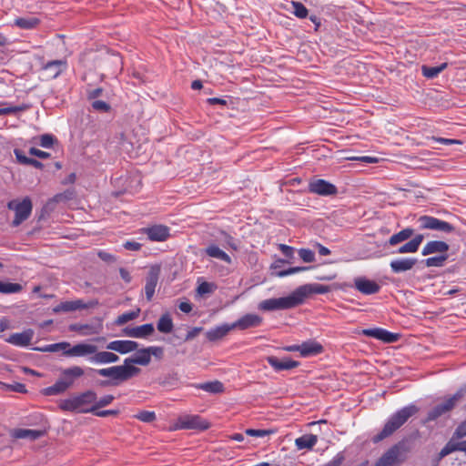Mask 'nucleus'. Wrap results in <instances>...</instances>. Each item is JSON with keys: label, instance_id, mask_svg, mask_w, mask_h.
I'll list each match as a JSON object with an SVG mask.
<instances>
[{"label": "nucleus", "instance_id": "obj_11", "mask_svg": "<svg viewBox=\"0 0 466 466\" xmlns=\"http://www.w3.org/2000/svg\"><path fill=\"white\" fill-rule=\"evenodd\" d=\"M309 189L310 192L320 196H332L337 193V187L324 179L310 181L309 184Z\"/></svg>", "mask_w": 466, "mask_h": 466}, {"label": "nucleus", "instance_id": "obj_18", "mask_svg": "<svg viewBox=\"0 0 466 466\" xmlns=\"http://www.w3.org/2000/svg\"><path fill=\"white\" fill-rule=\"evenodd\" d=\"M66 60H53L43 66V71L49 79L56 78L63 71L66 69Z\"/></svg>", "mask_w": 466, "mask_h": 466}, {"label": "nucleus", "instance_id": "obj_43", "mask_svg": "<svg viewBox=\"0 0 466 466\" xmlns=\"http://www.w3.org/2000/svg\"><path fill=\"white\" fill-rule=\"evenodd\" d=\"M139 309L125 312L117 317L116 324L118 326L124 325L127 322L135 319L139 315Z\"/></svg>", "mask_w": 466, "mask_h": 466}, {"label": "nucleus", "instance_id": "obj_12", "mask_svg": "<svg viewBox=\"0 0 466 466\" xmlns=\"http://www.w3.org/2000/svg\"><path fill=\"white\" fill-rule=\"evenodd\" d=\"M362 334L368 337L375 338L385 343L396 342L399 339V334L392 333L381 328L366 329L362 330Z\"/></svg>", "mask_w": 466, "mask_h": 466}, {"label": "nucleus", "instance_id": "obj_24", "mask_svg": "<svg viewBox=\"0 0 466 466\" xmlns=\"http://www.w3.org/2000/svg\"><path fill=\"white\" fill-rule=\"evenodd\" d=\"M103 325L98 322L96 324H74L70 326V329L78 332L81 336L97 335L102 331Z\"/></svg>", "mask_w": 466, "mask_h": 466}, {"label": "nucleus", "instance_id": "obj_27", "mask_svg": "<svg viewBox=\"0 0 466 466\" xmlns=\"http://www.w3.org/2000/svg\"><path fill=\"white\" fill-rule=\"evenodd\" d=\"M84 375V370L79 366H73L62 370V377L60 380L66 384L67 389L70 388L76 379Z\"/></svg>", "mask_w": 466, "mask_h": 466}, {"label": "nucleus", "instance_id": "obj_53", "mask_svg": "<svg viewBox=\"0 0 466 466\" xmlns=\"http://www.w3.org/2000/svg\"><path fill=\"white\" fill-rule=\"evenodd\" d=\"M418 249L415 248L411 240L400 246L396 253L398 254H407V253H415Z\"/></svg>", "mask_w": 466, "mask_h": 466}, {"label": "nucleus", "instance_id": "obj_40", "mask_svg": "<svg viewBox=\"0 0 466 466\" xmlns=\"http://www.w3.org/2000/svg\"><path fill=\"white\" fill-rule=\"evenodd\" d=\"M67 390L66 384L60 379L56 382L44 390V394L46 396L58 395L65 392Z\"/></svg>", "mask_w": 466, "mask_h": 466}, {"label": "nucleus", "instance_id": "obj_33", "mask_svg": "<svg viewBox=\"0 0 466 466\" xmlns=\"http://www.w3.org/2000/svg\"><path fill=\"white\" fill-rule=\"evenodd\" d=\"M414 234L411 228H405L402 230L393 234L388 240L390 246H396L401 242L408 240Z\"/></svg>", "mask_w": 466, "mask_h": 466}, {"label": "nucleus", "instance_id": "obj_6", "mask_svg": "<svg viewBox=\"0 0 466 466\" xmlns=\"http://www.w3.org/2000/svg\"><path fill=\"white\" fill-rule=\"evenodd\" d=\"M7 208L15 211L13 225L18 226L29 218L32 212L33 205L31 199L28 197H25L22 200L13 199L9 201Z\"/></svg>", "mask_w": 466, "mask_h": 466}, {"label": "nucleus", "instance_id": "obj_23", "mask_svg": "<svg viewBox=\"0 0 466 466\" xmlns=\"http://www.w3.org/2000/svg\"><path fill=\"white\" fill-rule=\"evenodd\" d=\"M119 360V357L110 351H96L94 353V356L90 357L88 359V361L93 364L97 365H104V364H110L115 363Z\"/></svg>", "mask_w": 466, "mask_h": 466}, {"label": "nucleus", "instance_id": "obj_14", "mask_svg": "<svg viewBox=\"0 0 466 466\" xmlns=\"http://www.w3.org/2000/svg\"><path fill=\"white\" fill-rule=\"evenodd\" d=\"M354 286L357 290L364 295H372L379 292L380 287L374 281L364 277H359L354 279Z\"/></svg>", "mask_w": 466, "mask_h": 466}, {"label": "nucleus", "instance_id": "obj_54", "mask_svg": "<svg viewBox=\"0 0 466 466\" xmlns=\"http://www.w3.org/2000/svg\"><path fill=\"white\" fill-rule=\"evenodd\" d=\"M149 356H154L158 360H161L164 355V349L159 346H150L147 348Z\"/></svg>", "mask_w": 466, "mask_h": 466}, {"label": "nucleus", "instance_id": "obj_7", "mask_svg": "<svg viewBox=\"0 0 466 466\" xmlns=\"http://www.w3.org/2000/svg\"><path fill=\"white\" fill-rule=\"evenodd\" d=\"M420 229H431L445 233L454 231V227L443 220L431 216H421L418 219Z\"/></svg>", "mask_w": 466, "mask_h": 466}, {"label": "nucleus", "instance_id": "obj_20", "mask_svg": "<svg viewBox=\"0 0 466 466\" xmlns=\"http://www.w3.org/2000/svg\"><path fill=\"white\" fill-rule=\"evenodd\" d=\"M34 337L32 329H26L20 333H14L6 339V341L17 347H27L30 345Z\"/></svg>", "mask_w": 466, "mask_h": 466}, {"label": "nucleus", "instance_id": "obj_51", "mask_svg": "<svg viewBox=\"0 0 466 466\" xmlns=\"http://www.w3.org/2000/svg\"><path fill=\"white\" fill-rule=\"evenodd\" d=\"M113 395H105L104 397L100 398L98 400H96L95 403H93V408H95V410H96L98 408H102L105 406L109 405L114 400Z\"/></svg>", "mask_w": 466, "mask_h": 466}, {"label": "nucleus", "instance_id": "obj_58", "mask_svg": "<svg viewBox=\"0 0 466 466\" xmlns=\"http://www.w3.org/2000/svg\"><path fill=\"white\" fill-rule=\"evenodd\" d=\"M344 461V455L339 452L331 461L324 464L323 466H340Z\"/></svg>", "mask_w": 466, "mask_h": 466}, {"label": "nucleus", "instance_id": "obj_16", "mask_svg": "<svg viewBox=\"0 0 466 466\" xmlns=\"http://www.w3.org/2000/svg\"><path fill=\"white\" fill-rule=\"evenodd\" d=\"M267 361L276 371L292 370L299 365L298 361L292 360L289 357L280 360L275 356H268Z\"/></svg>", "mask_w": 466, "mask_h": 466}, {"label": "nucleus", "instance_id": "obj_35", "mask_svg": "<svg viewBox=\"0 0 466 466\" xmlns=\"http://www.w3.org/2000/svg\"><path fill=\"white\" fill-rule=\"evenodd\" d=\"M39 24L36 16L18 17L15 19L14 25L21 29H33Z\"/></svg>", "mask_w": 466, "mask_h": 466}, {"label": "nucleus", "instance_id": "obj_55", "mask_svg": "<svg viewBox=\"0 0 466 466\" xmlns=\"http://www.w3.org/2000/svg\"><path fill=\"white\" fill-rule=\"evenodd\" d=\"M54 144V137L51 135H43L40 137L39 145L43 147L49 148Z\"/></svg>", "mask_w": 466, "mask_h": 466}, {"label": "nucleus", "instance_id": "obj_19", "mask_svg": "<svg viewBox=\"0 0 466 466\" xmlns=\"http://www.w3.org/2000/svg\"><path fill=\"white\" fill-rule=\"evenodd\" d=\"M262 323V318L257 314H246L237 321L233 322V328L241 330L258 327Z\"/></svg>", "mask_w": 466, "mask_h": 466}, {"label": "nucleus", "instance_id": "obj_26", "mask_svg": "<svg viewBox=\"0 0 466 466\" xmlns=\"http://www.w3.org/2000/svg\"><path fill=\"white\" fill-rule=\"evenodd\" d=\"M322 351V345L315 340H307L300 344V356L303 358L317 356Z\"/></svg>", "mask_w": 466, "mask_h": 466}, {"label": "nucleus", "instance_id": "obj_41", "mask_svg": "<svg viewBox=\"0 0 466 466\" xmlns=\"http://www.w3.org/2000/svg\"><path fill=\"white\" fill-rule=\"evenodd\" d=\"M447 67V64L443 63L438 66H423L421 67L422 75L427 78H434L441 72H442Z\"/></svg>", "mask_w": 466, "mask_h": 466}, {"label": "nucleus", "instance_id": "obj_21", "mask_svg": "<svg viewBox=\"0 0 466 466\" xmlns=\"http://www.w3.org/2000/svg\"><path fill=\"white\" fill-rule=\"evenodd\" d=\"M154 332V326L151 323L143 324L134 328H126L124 334L130 338L143 339L150 336Z\"/></svg>", "mask_w": 466, "mask_h": 466}, {"label": "nucleus", "instance_id": "obj_52", "mask_svg": "<svg viewBox=\"0 0 466 466\" xmlns=\"http://www.w3.org/2000/svg\"><path fill=\"white\" fill-rule=\"evenodd\" d=\"M444 413H446V411L444 410L443 407L439 404L429 412L427 420H434Z\"/></svg>", "mask_w": 466, "mask_h": 466}, {"label": "nucleus", "instance_id": "obj_60", "mask_svg": "<svg viewBox=\"0 0 466 466\" xmlns=\"http://www.w3.org/2000/svg\"><path fill=\"white\" fill-rule=\"evenodd\" d=\"M25 107V106H8L0 108V115H8L12 113H16L19 111H23Z\"/></svg>", "mask_w": 466, "mask_h": 466}, {"label": "nucleus", "instance_id": "obj_32", "mask_svg": "<svg viewBox=\"0 0 466 466\" xmlns=\"http://www.w3.org/2000/svg\"><path fill=\"white\" fill-rule=\"evenodd\" d=\"M45 431L42 430H29V429H17L14 431L13 436L16 439H29L36 440L44 436Z\"/></svg>", "mask_w": 466, "mask_h": 466}, {"label": "nucleus", "instance_id": "obj_50", "mask_svg": "<svg viewBox=\"0 0 466 466\" xmlns=\"http://www.w3.org/2000/svg\"><path fill=\"white\" fill-rule=\"evenodd\" d=\"M299 258L307 263L315 261V254L312 250L308 248H301L299 250Z\"/></svg>", "mask_w": 466, "mask_h": 466}, {"label": "nucleus", "instance_id": "obj_59", "mask_svg": "<svg viewBox=\"0 0 466 466\" xmlns=\"http://www.w3.org/2000/svg\"><path fill=\"white\" fill-rule=\"evenodd\" d=\"M29 153L32 156L42 158V159H46V158H48L50 157L49 153H47L46 151H43V150H40V149H37L35 147H31L30 150H29Z\"/></svg>", "mask_w": 466, "mask_h": 466}, {"label": "nucleus", "instance_id": "obj_17", "mask_svg": "<svg viewBox=\"0 0 466 466\" xmlns=\"http://www.w3.org/2000/svg\"><path fill=\"white\" fill-rule=\"evenodd\" d=\"M138 343L133 340H113L107 343L106 349L120 354H127L136 350Z\"/></svg>", "mask_w": 466, "mask_h": 466}, {"label": "nucleus", "instance_id": "obj_2", "mask_svg": "<svg viewBox=\"0 0 466 466\" xmlns=\"http://www.w3.org/2000/svg\"><path fill=\"white\" fill-rule=\"evenodd\" d=\"M96 400V394L93 390H87L77 396L66 399L60 401L59 408L66 411L81 413L95 412L93 403Z\"/></svg>", "mask_w": 466, "mask_h": 466}, {"label": "nucleus", "instance_id": "obj_13", "mask_svg": "<svg viewBox=\"0 0 466 466\" xmlns=\"http://www.w3.org/2000/svg\"><path fill=\"white\" fill-rule=\"evenodd\" d=\"M160 274L159 266H152L146 279L145 293L147 300H151Z\"/></svg>", "mask_w": 466, "mask_h": 466}, {"label": "nucleus", "instance_id": "obj_38", "mask_svg": "<svg viewBox=\"0 0 466 466\" xmlns=\"http://www.w3.org/2000/svg\"><path fill=\"white\" fill-rule=\"evenodd\" d=\"M23 286L19 283H12L0 280V293L2 294H16L22 291Z\"/></svg>", "mask_w": 466, "mask_h": 466}, {"label": "nucleus", "instance_id": "obj_48", "mask_svg": "<svg viewBox=\"0 0 466 466\" xmlns=\"http://www.w3.org/2000/svg\"><path fill=\"white\" fill-rule=\"evenodd\" d=\"M215 289L216 286L213 283L202 282L198 286L197 292L198 295L203 296L212 293Z\"/></svg>", "mask_w": 466, "mask_h": 466}, {"label": "nucleus", "instance_id": "obj_47", "mask_svg": "<svg viewBox=\"0 0 466 466\" xmlns=\"http://www.w3.org/2000/svg\"><path fill=\"white\" fill-rule=\"evenodd\" d=\"M309 267H292L285 270H280L275 273V275L279 278H283L286 276H289L295 273L302 272L308 270Z\"/></svg>", "mask_w": 466, "mask_h": 466}, {"label": "nucleus", "instance_id": "obj_8", "mask_svg": "<svg viewBox=\"0 0 466 466\" xmlns=\"http://www.w3.org/2000/svg\"><path fill=\"white\" fill-rule=\"evenodd\" d=\"M96 351V346L91 343L80 342L71 346L69 343V347L66 351V357H80V358H87L94 356V353Z\"/></svg>", "mask_w": 466, "mask_h": 466}, {"label": "nucleus", "instance_id": "obj_49", "mask_svg": "<svg viewBox=\"0 0 466 466\" xmlns=\"http://www.w3.org/2000/svg\"><path fill=\"white\" fill-rule=\"evenodd\" d=\"M135 418L143 422H152L156 420V413L149 410H142L135 415Z\"/></svg>", "mask_w": 466, "mask_h": 466}, {"label": "nucleus", "instance_id": "obj_9", "mask_svg": "<svg viewBox=\"0 0 466 466\" xmlns=\"http://www.w3.org/2000/svg\"><path fill=\"white\" fill-rule=\"evenodd\" d=\"M401 453V445H394L381 456V458L377 461L375 466H394L402 460L400 458Z\"/></svg>", "mask_w": 466, "mask_h": 466}, {"label": "nucleus", "instance_id": "obj_29", "mask_svg": "<svg viewBox=\"0 0 466 466\" xmlns=\"http://www.w3.org/2000/svg\"><path fill=\"white\" fill-rule=\"evenodd\" d=\"M232 329H234L233 324H221L208 329L206 337L210 341H216L225 337Z\"/></svg>", "mask_w": 466, "mask_h": 466}, {"label": "nucleus", "instance_id": "obj_63", "mask_svg": "<svg viewBox=\"0 0 466 466\" xmlns=\"http://www.w3.org/2000/svg\"><path fill=\"white\" fill-rule=\"evenodd\" d=\"M455 435L458 438L466 437V421L461 422L455 431Z\"/></svg>", "mask_w": 466, "mask_h": 466}, {"label": "nucleus", "instance_id": "obj_5", "mask_svg": "<svg viewBox=\"0 0 466 466\" xmlns=\"http://www.w3.org/2000/svg\"><path fill=\"white\" fill-rule=\"evenodd\" d=\"M209 423L199 415L184 414L180 415L169 427L170 431L179 430H198L208 429Z\"/></svg>", "mask_w": 466, "mask_h": 466}, {"label": "nucleus", "instance_id": "obj_4", "mask_svg": "<svg viewBox=\"0 0 466 466\" xmlns=\"http://www.w3.org/2000/svg\"><path fill=\"white\" fill-rule=\"evenodd\" d=\"M96 373L103 377L111 378L114 380L126 381L140 373V369L133 365H118L99 369Z\"/></svg>", "mask_w": 466, "mask_h": 466}, {"label": "nucleus", "instance_id": "obj_28", "mask_svg": "<svg viewBox=\"0 0 466 466\" xmlns=\"http://www.w3.org/2000/svg\"><path fill=\"white\" fill-rule=\"evenodd\" d=\"M151 359L147 348L138 350L133 357L127 358L124 360L125 365H142L147 366L150 363Z\"/></svg>", "mask_w": 466, "mask_h": 466}, {"label": "nucleus", "instance_id": "obj_31", "mask_svg": "<svg viewBox=\"0 0 466 466\" xmlns=\"http://www.w3.org/2000/svg\"><path fill=\"white\" fill-rule=\"evenodd\" d=\"M318 442V437L314 434H305L295 440L298 450H311Z\"/></svg>", "mask_w": 466, "mask_h": 466}, {"label": "nucleus", "instance_id": "obj_1", "mask_svg": "<svg viewBox=\"0 0 466 466\" xmlns=\"http://www.w3.org/2000/svg\"><path fill=\"white\" fill-rule=\"evenodd\" d=\"M418 408L413 405H408L392 414L385 423L382 431L373 437L374 442H379L390 436L400 429L411 416L417 413Z\"/></svg>", "mask_w": 466, "mask_h": 466}, {"label": "nucleus", "instance_id": "obj_42", "mask_svg": "<svg viewBox=\"0 0 466 466\" xmlns=\"http://www.w3.org/2000/svg\"><path fill=\"white\" fill-rule=\"evenodd\" d=\"M463 394L464 393L462 390H459L455 394L448 398L446 400H444L441 405L443 407L444 410L448 412L449 410L454 408V406L461 399Z\"/></svg>", "mask_w": 466, "mask_h": 466}, {"label": "nucleus", "instance_id": "obj_62", "mask_svg": "<svg viewBox=\"0 0 466 466\" xmlns=\"http://www.w3.org/2000/svg\"><path fill=\"white\" fill-rule=\"evenodd\" d=\"M14 153L19 163L25 165L28 164L30 158L25 157L20 149H15Z\"/></svg>", "mask_w": 466, "mask_h": 466}, {"label": "nucleus", "instance_id": "obj_30", "mask_svg": "<svg viewBox=\"0 0 466 466\" xmlns=\"http://www.w3.org/2000/svg\"><path fill=\"white\" fill-rule=\"evenodd\" d=\"M85 308H86V304L82 300L76 299V300L61 302L53 308V311L55 313L70 312V311H75V310L85 309Z\"/></svg>", "mask_w": 466, "mask_h": 466}, {"label": "nucleus", "instance_id": "obj_25", "mask_svg": "<svg viewBox=\"0 0 466 466\" xmlns=\"http://www.w3.org/2000/svg\"><path fill=\"white\" fill-rule=\"evenodd\" d=\"M147 238L152 241H165L169 237V228L163 225H156L146 229Z\"/></svg>", "mask_w": 466, "mask_h": 466}, {"label": "nucleus", "instance_id": "obj_22", "mask_svg": "<svg viewBox=\"0 0 466 466\" xmlns=\"http://www.w3.org/2000/svg\"><path fill=\"white\" fill-rule=\"evenodd\" d=\"M449 250V245L441 240L429 241L422 248V256H428L431 254L438 253L440 255H447Z\"/></svg>", "mask_w": 466, "mask_h": 466}, {"label": "nucleus", "instance_id": "obj_36", "mask_svg": "<svg viewBox=\"0 0 466 466\" xmlns=\"http://www.w3.org/2000/svg\"><path fill=\"white\" fill-rule=\"evenodd\" d=\"M173 327V320L168 313L163 314L157 324V330L161 333H170Z\"/></svg>", "mask_w": 466, "mask_h": 466}, {"label": "nucleus", "instance_id": "obj_39", "mask_svg": "<svg viewBox=\"0 0 466 466\" xmlns=\"http://www.w3.org/2000/svg\"><path fill=\"white\" fill-rule=\"evenodd\" d=\"M69 347V342L63 341L54 344H48L40 348H37V350L42 352H57V351H63V354L66 356V351L67 350V348Z\"/></svg>", "mask_w": 466, "mask_h": 466}, {"label": "nucleus", "instance_id": "obj_37", "mask_svg": "<svg viewBox=\"0 0 466 466\" xmlns=\"http://www.w3.org/2000/svg\"><path fill=\"white\" fill-rule=\"evenodd\" d=\"M196 388L213 394L220 393L224 390L223 384L218 380L198 384Z\"/></svg>", "mask_w": 466, "mask_h": 466}, {"label": "nucleus", "instance_id": "obj_57", "mask_svg": "<svg viewBox=\"0 0 466 466\" xmlns=\"http://www.w3.org/2000/svg\"><path fill=\"white\" fill-rule=\"evenodd\" d=\"M245 433L248 436L262 438L268 434V431L265 430H255V429H248Z\"/></svg>", "mask_w": 466, "mask_h": 466}, {"label": "nucleus", "instance_id": "obj_61", "mask_svg": "<svg viewBox=\"0 0 466 466\" xmlns=\"http://www.w3.org/2000/svg\"><path fill=\"white\" fill-rule=\"evenodd\" d=\"M202 331V328L200 327H195L187 331L185 340H191L194 338H196L200 332Z\"/></svg>", "mask_w": 466, "mask_h": 466}, {"label": "nucleus", "instance_id": "obj_34", "mask_svg": "<svg viewBox=\"0 0 466 466\" xmlns=\"http://www.w3.org/2000/svg\"><path fill=\"white\" fill-rule=\"evenodd\" d=\"M205 252L210 258L219 259L228 264L231 263L230 257L215 244L208 246Z\"/></svg>", "mask_w": 466, "mask_h": 466}, {"label": "nucleus", "instance_id": "obj_10", "mask_svg": "<svg viewBox=\"0 0 466 466\" xmlns=\"http://www.w3.org/2000/svg\"><path fill=\"white\" fill-rule=\"evenodd\" d=\"M329 291V288L328 286L320 285V284H305L299 286L296 289L297 296L299 301V304H302L305 299L312 293L315 294H325Z\"/></svg>", "mask_w": 466, "mask_h": 466}, {"label": "nucleus", "instance_id": "obj_3", "mask_svg": "<svg viewBox=\"0 0 466 466\" xmlns=\"http://www.w3.org/2000/svg\"><path fill=\"white\" fill-rule=\"evenodd\" d=\"M299 305L300 304L295 289L289 296L260 301L258 305V309L262 311H274L292 309Z\"/></svg>", "mask_w": 466, "mask_h": 466}, {"label": "nucleus", "instance_id": "obj_64", "mask_svg": "<svg viewBox=\"0 0 466 466\" xmlns=\"http://www.w3.org/2000/svg\"><path fill=\"white\" fill-rule=\"evenodd\" d=\"M178 309L184 313H189L192 310V304L189 301H181Z\"/></svg>", "mask_w": 466, "mask_h": 466}, {"label": "nucleus", "instance_id": "obj_15", "mask_svg": "<svg viewBox=\"0 0 466 466\" xmlns=\"http://www.w3.org/2000/svg\"><path fill=\"white\" fill-rule=\"evenodd\" d=\"M417 262L415 258H399L391 260L390 267L393 273L400 274L412 269Z\"/></svg>", "mask_w": 466, "mask_h": 466}, {"label": "nucleus", "instance_id": "obj_44", "mask_svg": "<svg viewBox=\"0 0 466 466\" xmlns=\"http://www.w3.org/2000/svg\"><path fill=\"white\" fill-rule=\"evenodd\" d=\"M461 448H463L462 447V441L460 442V443H452V442L450 441L441 449V451L439 453V457H440V459H442V458H444L445 456L449 455L450 453H451L454 451H461Z\"/></svg>", "mask_w": 466, "mask_h": 466}, {"label": "nucleus", "instance_id": "obj_45", "mask_svg": "<svg viewBox=\"0 0 466 466\" xmlns=\"http://www.w3.org/2000/svg\"><path fill=\"white\" fill-rule=\"evenodd\" d=\"M291 5L293 7V14L299 18H306L308 16L309 11L308 9L299 2L291 1Z\"/></svg>", "mask_w": 466, "mask_h": 466}, {"label": "nucleus", "instance_id": "obj_56", "mask_svg": "<svg viewBox=\"0 0 466 466\" xmlns=\"http://www.w3.org/2000/svg\"><path fill=\"white\" fill-rule=\"evenodd\" d=\"M92 106L94 109L96 110H98V111H102V112H106L109 110V105L107 103H106L105 101H102V100H96L93 102L92 104Z\"/></svg>", "mask_w": 466, "mask_h": 466}, {"label": "nucleus", "instance_id": "obj_46", "mask_svg": "<svg viewBox=\"0 0 466 466\" xmlns=\"http://www.w3.org/2000/svg\"><path fill=\"white\" fill-rule=\"evenodd\" d=\"M447 258L448 255H439L435 257H431L425 260V265L427 267H441L443 266Z\"/></svg>", "mask_w": 466, "mask_h": 466}]
</instances>
